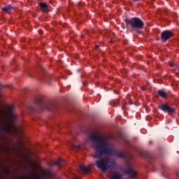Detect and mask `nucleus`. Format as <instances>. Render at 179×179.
Listing matches in <instances>:
<instances>
[{"instance_id": "nucleus-1", "label": "nucleus", "mask_w": 179, "mask_h": 179, "mask_svg": "<svg viewBox=\"0 0 179 179\" xmlns=\"http://www.w3.org/2000/svg\"><path fill=\"white\" fill-rule=\"evenodd\" d=\"M90 141L94 143H96L95 145L96 155L94 157L96 159H101L104 155H108V156H116V157L125 159V155L121 152L117 151L114 148L110 147V143L104 138L99 137L96 135H93L90 136Z\"/></svg>"}, {"instance_id": "nucleus-2", "label": "nucleus", "mask_w": 179, "mask_h": 179, "mask_svg": "<svg viewBox=\"0 0 179 179\" xmlns=\"http://www.w3.org/2000/svg\"><path fill=\"white\" fill-rule=\"evenodd\" d=\"M31 111H36V113H42L47 110L48 111H52L54 108H57V104L52 102L45 101L44 96L40 95L36 97L35 99V105L31 106Z\"/></svg>"}, {"instance_id": "nucleus-3", "label": "nucleus", "mask_w": 179, "mask_h": 179, "mask_svg": "<svg viewBox=\"0 0 179 179\" xmlns=\"http://www.w3.org/2000/svg\"><path fill=\"white\" fill-rule=\"evenodd\" d=\"M95 164L98 169H100L103 173L107 171V170H114L117 169V164L113 159H106L101 158L95 161Z\"/></svg>"}, {"instance_id": "nucleus-4", "label": "nucleus", "mask_w": 179, "mask_h": 179, "mask_svg": "<svg viewBox=\"0 0 179 179\" xmlns=\"http://www.w3.org/2000/svg\"><path fill=\"white\" fill-rule=\"evenodd\" d=\"M127 24H129L132 29H143L145 23L139 17H133L131 20H125Z\"/></svg>"}, {"instance_id": "nucleus-5", "label": "nucleus", "mask_w": 179, "mask_h": 179, "mask_svg": "<svg viewBox=\"0 0 179 179\" xmlns=\"http://www.w3.org/2000/svg\"><path fill=\"white\" fill-rule=\"evenodd\" d=\"M159 108L164 113H168V114H174V113H176V108H171L166 103H161L159 105Z\"/></svg>"}, {"instance_id": "nucleus-6", "label": "nucleus", "mask_w": 179, "mask_h": 179, "mask_svg": "<svg viewBox=\"0 0 179 179\" xmlns=\"http://www.w3.org/2000/svg\"><path fill=\"white\" fill-rule=\"evenodd\" d=\"M173 36V32L170 30L163 31L161 34V40L163 43H166L167 40H170Z\"/></svg>"}, {"instance_id": "nucleus-7", "label": "nucleus", "mask_w": 179, "mask_h": 179, "mask_svg": "<svg viewBox=\"0 0 179 179\" xmlns=\"http://www.w3.org/2000/svg\"><path fill=\"white\" fill-rule=\"evenodd\" d=\"M123 171L124 174H127V176L131 177V178H135V177H136L137 176L136 172L132 170V169H131V166H128L127 168L124 169Z\"/></svg>"}, {"instance_id": "nucleus-8", "label": "nucleus", "mask_w": 179, "mask_h": 179, "mask_svg": "<svg viewBox=\"0 0 179 179\" xmlns=\"http://www.w3.org/2000/svg\"><path fill=\"white\" fill-rule=\"evenodd\" d=\"M8 113L10 118H11L13 121L15 120V119L16 118V115H15L13 113V105H10V106H8Z\"/></svg>"}, {"instance_id": "nucleus-9", "label": "nucleus", "mask_w": 179, "mask_h": 179, "mask_svg": "<svg viewBox=\"0 0 179 179\" xmlns=\"http://www.w3.org/2000/svg\"><path fill=\"white\" fill-rule=\"evenodd\" d=\"M39 6L43 13H48V5L47 3H45V2L40 3Z\"/></svg>"}, {"instance_id": "nucleus-10", "label": "nucleus", "mask_w": 179, "mask_h": 179, "mask_svg": "<svg viewBox=\"0 0 179 179\" xmlns=\"http://www.w3.org/2000/svg\"><path fill=\"white\" fill-rule=\"evenodd\" d=\"M80 170H81L83 173H90V168L85 165H80Z\"/></svg>"}, {"instance_id": "nucleus-11", "label": "nucleus", "mask_w": 179, "mask_h": 179, "mask_svg": "<svg viewBox=\"0 0 179 179\" xmlns=\"http://www.w3.org/2000/svg\"><path fill=\"white\" fill-rule=\"evenodd\" d=\"M110 179H122V175L118 172H114Z\"/></svg>"}, {"instance_id": "nucleus-12", "label": "nucleus", "mask_w": 179, "mask_h": 179, "mask_svg": "<svg viewBox=\"0 0 179 179\" xmlns=\"http://www.w3.org/2000/svg\"><path fill=\"white\" fill-rule=\"evenodd\" d=\"M158 94L160 97H162V99H167V93L162 90H158Z\"/></svg>"}, {"instance_id": "nucleus-13", "label": "nucleus", "mask_w": 179, "mask_h": 179, "mask_svg": "<svg viewBox=\"0 0 179 179\" xmlns=\"http://www.w3.org/2000/svg\"><path fill=\"white\" fill-rule=\"evenodd\" d=\"M13 6L12 5H8V6H4L3 8H2V10L3 12H6L7 13H9L10 10H12L13 9Z\"/></svg>"}, {"instance_id": "nucleus-14", "label": "nucleus", "mask_w": 179, "mask_h": 179, "mask_svg": "<svg viewBox=\"0 0 179 179\" xmlns=\"http://www.w3.org/2000/svg\"><path fill=\"white\" fill-rule=\"evenodd\" d=\"M50 80H52L51 77L50 76H47L43 78V79L42 80V82H45V83H48V85H50Z\"/></svg>"}, {"instance_id": "nucleus-15", "label": "nucleus", "mask_w": 179, "mask_h": 179, "mask_svg": "<svg viewBox=\"0 0 179 179\" xmlns=\"http://www.w3.org/2000/svg\"><path fill=\"white\" fill-rule=\"evenodd\" d=\"M55 164H56L57 166H59V167H62V166H64V161L59 159V160L55 162Z\"/></svg>"}, {"instance_id": "nucleus-16", "label": "nucleus", "mask_w": 179, "mask_h": 179, "mask_svg": "<svg viewBox=\"0 0 179 179\" xmlns=\"http://www.w3.org/2000/svg\"><path fill=\"white\" fill-rule=\"evenodd\" d=\"M117 104H118V101H117L110 102V106H112V107H115Z\"/></svg>"}, {"instance_id": "nucleus-17", "label": "nucleus", "mask_w": 179, "mask_h": 179, "mask_svg": "<svg viewBox=\"0 0 179 179\" xmlns=\"http://www.w3.org/2000/svg\"><path fill=\"white\" fill-rule=\"evenodd\" d=\"M73 148L74 149H80V146H76V145H73Z\"/></svg>"}, {"instance_id": "nucleus-18", "label": "nucleus", "mask_w": 179, "mask_h": 179, "mask_svg": "<svg viewBox=\"0 0 179 179\" xmlns=\"http://www.w3.org/2000/svg\"><path fill=\"white\" fill-rule=\"evenodd\" d=\"M100 47V45H95V48L97 50V48H99Z\"/></svg>"}, {"instance_id": "nucleus-19", "label": "nucleus", "mask_w": 179, "mask_h": 179, "mask_svg": "<svg viewBox=\"0 0 179 179\" xmlns=\"http://www.w3.org/2000/svg\"><path fill=\"white\" fill-rule=\"evenodd\" d=\"M134 1V2H138V1H139L140 0H133Z\"/></svg>"}, {"instance_id": "nucleus-20", "label": "nucleus", "mask_w": 179, "mask_h": 179, "mask_svg": "<svg viewBox=\"0 0 179 179\" xmlns=\"http://www.w3.org/2000/svg\"><path fill=\"white\" fill-rule=\"evenodd\" d=\"M142 90H146V88L143 87V88H142Z\"/></svg>"}, {"instance_id": "nucleus-21", "label": "nucleus", "mask_w": 179, "mask_h": 179, "mask_svg": "<svg viewBox=\"0 0 179 179\" xmlns=\"http://www.w3.org/2000/svg\"><path fill=\"white\" fill-rule=\"evenodd\" d=\"M28 76H29V78H32L31 75L29 74Z\"/></svg>"}, {"instance_id": "nucleus-22", "label": "nucleus", "mask_w": 179, "mask_h": 179, "mask_svg": "<svg viewBox=\"0 0 179 179\" xmlns=\"http://www.w3.org/2000/svg\"><path fill=\"white\" fill-rule=\"evenodd\" d=\"M31 179H37V178H36L35 177H32Z\"/></svg>"}, {"instance_id": "nucleus-23", "label": "nucleus", "mask_w": 179, "mask_h": 179, "mask_svg": "<svg viewBox=\"0 0 179 179\" xmlns=\"http://www.w3.org/2000/svg\"><path fill=\"white\" fill-rule=\"evenodd\" d=\"M176 69H177V71H179V67H177Z\"/></svg>"}, {"instance_id": "nucleus-24", "label": "nucleus", "mask_w": 179, "mask_h": 179, "mask_svg": "<svg viewBox=\"0 0 179 179\" xmlns=\"http://www.w3.org/2000/svg\"><path fill=\"white\" fill-rule=\"evenodd\" d=\"M6 171L7 173H9V171H8V170H6Z\"/></svg>"}, {"instance_id": "nucleus-25", "label": "nucleus", "mask_w": 179, "mask_h": 179, "mask_svg": "<svg viewBox=\"0 0 179 179\" xmlns=\"http://www.w3.org/2000/svg\"><path fill=\"white\" fill-rule=\"evenodd\" d=\"M26 179H30V178L29 177H27Z\"/></svg>"}]
</instances>
